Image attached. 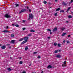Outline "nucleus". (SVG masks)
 Masks as SVG:
<instances>
[{"label": "nucleus", "mask_w": 73, "mask_h": 73, "mask_svg": "<svg viewBox=\"0 0 73 73\" xmlns=\"http://www.w3.org/2000/svg\"><path fill=\"white\" fill-rule=\"evenodd\" d=\"M48 69H50L52 68V67L51 66L49 65L48 66Z\"/></svg>", "instance_id": "obj_9"}, {"label": "nucleus", "mask_w": 73, "mask_h": 73, "mask_svg": "<svg viewBox=\"0 0 73 73\" xmlns=\"http://www.w3.org/2000/svg\"><path fill=\"white\" fill-rule=\"evenodd\" d=\"M14 35L12 34L11 35V37H14Z\"/></svg>", "instance_id": "obj_16"}, {"label": "nucleus", "mask_w": 73, "mask_h": 73, "mask_svg": "<svg viewBox=\"0 0 73 73\" xmlns=\"http://www.w3.org/2000/svg\"><path fill=\"white\" fill-rule=\"evenodd\" d=\"M24 40V39H23V38H22L19 39V41H22V40Z\"/></svg>", "instance_id": "obj_22"}, {"label": "nucleus", "mask_w": 73, "mask_h": 73, "mask_svg": "<svg viewBox=\"0 0 73 73\" xmlns=\"http://www.w3.org/2000/svg\"><path fill=\"white\" fill-rule=\"evenodd\" d=\"M62 66L63 67H65V65H62Z\"/></svg>", "instance_id": "obj_41"}, {"label": "nucleus", "mask_w": 73, "mask_h": 73, "mask_svg": "<svg viewBox=\"0 0 73 73\" xmlns=\"http://www.w3.org/2000/svg\"><path fill=\"white\" fill-rule=\"evenodd\" d=\"M15 26L16 27H19V25H15Z\"/></svg>", "instance_id": "obj_25"}, {"label": "nucleus", "mask_w": 73, "mask_h": 73, "mask_svg": "<svg viewBox=\"0 0 73 73\" xmlns=\"http://www.w3.org/2000/svg\"><path fill=\"white\" fill-rule=\"evenodd\" d=\"M58 51V50H55L54 51V53H57Z\"/></svg>", "instance_id": "obj_28"}, {"label": "nucleus", "mask_w": 73, "mask_h": 73, "mask_svg": "<svg viewBox=\"0 0 73 73\" xmlns=\"http://www.w3.org/2000/svg\"><path fill=\"white\" fill-rule=\"evenodd\" d=\"M5 17H6V18H9V14L6 13L4 16Z\"/></svg>", "instance_id": "obj_3"}, {"label": "nucleus", "mask_w": 73, "mask_h": 73, "mask_svg": "<svg viewBox=\"0 0 73 73\" xmlns=\"http://www.w3.org/2000/svg\"><path fill=\"white\" fill-rule=\"evenodd\" d=\"M15 40H12L11 41L10 43H12V44H14V43H15Z\"/></svg>", "instance_id": "obj_8"}, {"label": "nucleus", "mask_w": 73, "mask_h": 73, "mask_svg": "<svg viewBox=\"0 0 73 73\" xmlns=\"http://www.w3.org/2000/svg\"><path fill=\"white\" fill-rule=\"evenodd\" d=\"M14 5H16V7H15V8L16 7H18V6H19V4H15Z\"/></svg>", "instance_id": "obj_10"}, {"label": "nucleus", "mask_w": 73, "mask_h": 73, "mask_svg": "<svg viewBox=\"0 0 73 73\" xmlns=\"http://www.w3.org/2000/svg\"><path fill=\"white\" fill-rule=\"evenodd\" d=\"M38 58H41V56H38Z\"/></svg>", "instance_id": "obj_35"}, {"label": "nucleus", "mask_w": 73, "mask_h": 73, "mask_svg": "<svg viewBox=\"0 0 73 73\" xmlns=\"http://www.w3.org/2000/svg\"><path fill=\"white\" fill-rule=\"evenodd\" d=\"M61 29L62 31H64L65 29V27H63Z\"/></svg>", "instance_id": "obj_11"}, {"label": "nucleus", "mask_w": 73, "mask_h": 73, "mask_svg": "<svg viewBox=\"0 0 73 73\" xmlns=\"http://www.w3.org/2000/svg\"><path fill=\"white\" fill-rule=\"evenodd\" d=\"M28 36H32V34H29L28 35Z\"/></svg>", "instance_id": "obj_30"}, {"label": "nucleus", "mask_w": 73, "mask_h": 73, "mask_svg": "<svg viewBox=\"0 0 73 73\" xmlns=\"http://www.w3.org/2000/svg\"><path fill=\"white\" fill-rule=\"evenodd\" d=\"M70 8H71V7H69L68 8V9H67V10L68 11H69V10H70Z\"/></svg>", "instance_id": "obj_23"}, {"label": "nucleus", "mask_w": 73, "mask_h": 73, "mask_svg": "<svg viewBox=\"0 0 73 73\" xmlns=\"http://www.w3.org/2000/svg\"><path fill=\"white\" fill-rule=\"evenodd\" d=\"M6 45L7 46H9V44H7Z\"/></svg>", "instance_id": "obj_45"}, {"label": "nucleus", "mask_w": 73, "mask_h": 73, "mask_svg": "<svg viewBox=\"0 0 73 73\" xmlns=\"http://www.w3.org/2000/svg\"><path fill=\"white\" fill-rule=\"evenodd\" d=\"M48 38H50V37L49 36V37H48Z\"/></svg>", "instance_id": "obj_55"}, {"label": "nucleus", "mask_w": 73, "mask_h": 73, "mask_svg": "<svg viewBox=\"0 0 73 73\" xmlns=\"http://www.w3.org/2000/svg\"><path fill=\"white\" fill-rule=\"evenodd\" d=\"M29 12H31V10L29 9Z\"/></svg>", "instance_id": "obj_47"}, {"label": "nucleus", "mask_w": 73, "mask_h": 73, "mask_svg": "<svg viewBox=\"0 0 73 73\" xmlns=\"http://www.w3.org/2000/svg\"><path fill=\"white\" fill-rule=\"evenodd\" d=\"M26 28H23L22 29L23 30V31H24L25 30V29Z\"/></svg>", "instance_id": "obj_34"}, {"label": "nucleus", "mask_w": 73, "mask_h": 73, "mask_svg": "<svg viewBox=\"0 0 73 73\" xmlns=\"http://www.w3.org/2000/svg\"><path fill=\"white\" fill-rule=\"evenodd\" d=\"M30 32H35V31L33 30H30Z\"/></svg>", "instance_id": "obj_14"}, {"label": "nucleus", "mask_w": 73, "mask_h": 73, "mask_svg": "<svg viewBox=\"0 0 73 73\" xmlns=\"http://www.w3.org/2000/svg\"><path fill=\"white\" fill-rule=\"evenodd\" d=\"M28 49V47L27 46L25 47V49L26 50H27V49Z\"/></svg>", "instance_id": "obj_27"}, {"label": "nucleus", "mask_w": 73, "mask_h": 73, "mask_svg": "<svg viewBox=\"0 0 73 73\" xmlns=\"http://www.w3.org/2000/svg\"><path fill=\"white\" fill-rule=\"evenodd\" d=\"M31 65H32V64H29V66H31Z\"/></svg>", "instance_id": "obj_51"}, {"label": "nucleus", "mask_w": 73, "mask_h": 73, "mask_svg": "<svg viewBox=\"0 0 73 73\" xmlns=\"http://www.w3.org/2000/svg\"><path fill=\"white\" fill-rule=\"evenodd\" d=\"M57 44V43H54V46H56Z\"/></svg>", "instance_id": "obj_18"}, {"label": "nucleus", "mask_w": 73, "mask_h": 73, "mask_svg": "<svg viewBox=\"0 0 73 73\" xmlns=\"http://www.w3.org/2000/svg\"><path fill=\"white\" fill-rule=\"evenodd\" d=\"M65 41H66L65 40H64L63 41V42H64V43H65Z\"/></svg>", "instance_id": "obj_46"}, {"label": "nucleus", "mask_w": 73, "mask_h": 73, "mask_svg": "<svg viewBox=\"0 0 73 73\" xmlns=\"http://www.w3.org/2000/svg\"><path fill=\"white\" fill-rule=\"evenodd\" d=\"M71 13H72V14H73V12H71Z\"/></svg>", "instance_id": "obj_63"}, {"label": "nucleus", "mask_w": 73, "mask_h": 73, "mask_svg": "<svg viewBox=\"0 0 73 73\" xmlns=\"http://www.w3.org/2000/svg\"><path fill=\"white\" fill-rule=\"evenodd\" d=\"M20 64H23V62L22 61H20L19 62Z\"/></svg>", "instance_id": "obj_31"}, {"label": "nucleus", "mask_w": 73, "mask_h": 73, "mask_svg": "<svg viewBox=\"0 0 73 73\" xmlns=\"http://www.w3.org/2000/svg\"><path fill=\"white\" fill-rule=\"evenodd\" d=\"M9 48H10V49H11V46H10L9 47Z\"/></svg>", "instance_id": "obj_60"}, {"label": "nucleus", "mask_w": 73, "mask_h": 73, "mask_svg": "<svg viewBox=\"0 0 73 73\" xmlns=\"http://www.w3.org/2000/svg\"><path fill=\"white\" fill-rule=\"evenodd\" d=\"M50 35H52V33L50 32Z\"/></svg>", "instance_id": "obj_49"}, {"label": "nucleus", "mask_w": 73, "mask_h": 73, "mask_svg": "<svg viewBox=\"0 0 73 73\" xmlns=\"http://www.w3.org/2000/svg\"><path fill=\"white\" fill-rule=\"evenodd\" d=\"M66 23H69V22L68 21H66Z\"/></svg>", "instance_id": "obj_58"}, {"label": "nucleus", "mask_w": 73, "mask_h": 73, "mask_svg": "<svg viewBox=\"0 0 73 73\" xmlns=\"http://www.w3.org/2000/svg\"><path fill=\"white\" fill-rule=\"evenodd\" d=\"M22 73H26V72L25 71H23Z\"/></svg>", "instance_id": "obj_44"}, {"label": "nucleus", "mask_w": 73, "mask_h": 73, "mask_svg": "<svg viewBox=\"0 0 73 73\" xmlns=\"http://www.w3.org/2000/svg\"><path fill=\"white\" fill-rule=\"evenodd\" d=\"M0 46H1V44H0Z\"/></svg>", "instance_id": "obj_62"}, {"label": "nucleus", "mask_w": 73, "mask_h": 73, "mask_svg": "<svg viewBox=\"0 0 73 73\" xmlns=\"http://www.w3.org/2000/svg\"><path fill=\"white\" fill-rule=\"evenodd\" d=\"M68 18L70 19V18H72V16L71 15H69L68 17Z\"/></svg>", "instance_id": "obj_17"}, {"label": "nucleus", "mask_w": 73, "mask_h": 73, "mask_svg": "<svg viewBox=\"0 0 73 73\" xmlns=\"http://www.w3.org/2000/svg\"><path fill=\"white\" fill-rule=\"evenodd\" d=\"M57 30V27H55L52 30L53 32H55Z\"/></svg>", "instance_id": "obj_5"}, {"label": "nucleus", "mask_w": 73, "mask_h": 73, "mask_svg": "<svg viewBox=\"0 0 73 73\" xmlns=\"http://www.w3.org/2000/svg\"><path fill=\"white\" fill-rule=\"evenodd\" d=\"M68 11H68V10H67V11H66V12H67V13H68Z\"/></svg>", "instance_id": "obj_54"}, {"label": "nucleus", "mask_w": 73, "mask_h": 73, "mask_svg": "<svg viewBox=\"0 0 73 73\" xmlns=\"http://www.w3.org/2000/svg\"><path fill=\"white\" fill-rule=\"evenodd\" d=\"M1 48L2 49H5V48H6V46L5 45V46H2Z\"/></svg>", "instance_id": "obj_4"}, {"label": "nucleus", "mask_w": 73, "mask_h": 73, "mask_svg": "<svg viewBox=\"0 0 73 73\" xmlns=\"http://www.w3.org/2000/svg\"><path fill=\"white\" fill-rule=\"evenodd\" d=\"M25 43L27 42H28V40H25L24 41Z\"/></svg>", "instance_id": "obj_26"}, {"label": "nucleus", "mask_w": 73, "mask_h": 73, "mask_svg": "<svg viewBox=\"0 0 73 73\" xmlns=\"http://www.w3.org/2000/svg\"><path fill=\"white\" fill-rule=\"evenodd\" d=\"M73 0H71V2H70V3H72V2H73Z\"/></svg>", "instance_id": "obj_50"}, {"label": "nucleus", "mask_w": 73, "mask_h": 73, "mask_svg": "<svg viewBox=\"0 0 73 73\" xmlns=\"http://www.w3.org/2000/svg\"><path fill=\"white\" fill-rule=\"evenodd\" d=\"M59 52H61V50H59Z\"/></svg>", "instance_id": "obj_59"}, {"label": "nucleus", "mask_w": 73, "mask_h": 73, "mask_svg": "<svg viewBox=\"0 0 73 73\" xmlns=\"http://www.w3.org/2000/svg\"><path fill=\"white\" fill-rule=\"evenodd\" d=\"M26 11H27V9H23L19 12V13L20 14V13H21L22 12H26Z\"/></svg>", "instance_id": "obj_2"}, {"label": "nucleus", "mask_w": 73, "mask_h": 73, "mask_svg": "<svg viewBox=\"0 0 73 73\" xmlns=\"http://www.w3.org/2000/svg\"><path fill=\"white\" fill-rule=\"evenodd\" d=\"M27 9H29V8H28V7H27Z\"/></svg>", "instance_id": "obj_57"}, {"label": "nucleus", "mask_w": 73, "mask_h": 73, "mask_svg": "<svg viewBox=\"0 0 73 73\" xmlns=\"http://www.w3.org/2000/svg\"><path fill=\"white\" fill-rule=\"evenodd\" d=\"M46 3H47V2H46V1H44V3L45 4H46Z\"/></svg>", "instance_id": "obj_32"}, {"label": "nucleus", "mask_w": 73, "mask_h": 73, "mask_svg": "<svg viewBox=\"0 0 73 73\" xmlns=\"http://www.w3.org/2000/svg\"><path fill=\"white\" fill-rule=\"evenodd\" d=\"M58 47H61V44H60V43L58 44Z\"/></svg>", "instance_id": "obj_19"}, {"label": "nucleus", "mask_w": 73, "mask_h": 73, "mask_svg": "<svg viewBox=\"0 0 73 73\" xmlns=\"http://www.w3.org/2000/svg\"><path fill=\"white\" fill-rule=\"evenodd\" d=\"M9 17H11V16H9Z\"/></svg>", "instance_id": "obj_64"}, {"label": "nucleus", "mask_w": 73, "mask_h": 73, "mask_svg": "<svg viewBox=\"0 0 73 73\" xmlns=\"http://www.w3.org/2000/svg\"><path fill=\"white\" fill-rule=\"evenodd\" d=\"M12 70V69H11V68H9V71H11Z\"/></svg>", "instance_id": "obj_43"}, {"label": "nucleus", "mask_w": 73, "mask_h": 73, "mask_svg": "<svg viewBox=\"0 0 73 73\" xmlns=\"http://www.w3.org/2000/svg\"><path fill=\"white\" fill-rule=\"evenodd\" d=\"M7 70H8L9 72V68H8L7 69Z\"/></svg>", "instance_id": "obj_40"}, {"label": "nucleus", "mask_w": 73, "mask_h": 73, "mask_svg": "<svg viewBox=\"0 0 73 73\" xmlns=\"http://www.w3.org/2000/svg\"><path fill=\"white\" fill-rule=\"evenodd\" d=\"M55 1H57V0H55Z\"/></svg>", "instance_id": "obj_56"}, {"label": "nucleus", "mask_w": 73, "mask_h": 73, "mask_svg": "<svg viewBox=\"0 0 73 73\" xmlns=\"http://www.w3.org/2000/svg\"><path fill=\"white\" fill-rule=\"evenodd\" d=\"M60 57H61V55H58L56 56L57 58H60Z\"/></svg>", "instance_id": "obj_12"}, {"label": "nucleus", "mask_w": 73, "mask_h": 73, "mask_svg": "<svg viewBox=\"0 0 73 73\" xmlns=\"http://www.w3.org/2000/svg\"><path fill=\"white\" fill-rule=\"evenodd\" d=\"M66 33H63V34H62V36H64V35H66Z\"/></svg>", "instance_id": "obj_15"}, {"label": "nucleus", "mask_w": 73, "mask_h": 73, "mask_svg": "<svg viewBox=\"0 0 73 73\" xmlns=\"http://www.w3.org/2000/svg\"><path fill=\"white\" fill-rule=\"evenodd\" d=\"M9 27L8 26H7L6 27V29H8V28Z\"/></svg>", "instance_id": "obj_48"}, {"label": "nucleus", "mask_w": 73, "mask_h": 73, "mask_svg": "<svg viewBox=\"0 0 73 73\" xmlns=\"http://www.w3.org/2000/svg\"><path fill=\"white\" fill-rule=\"evenodd\" d=\"M23 23H25V20H23Z\"/></svg>", "instance_id": "obj_39"}, {"label": "nucleus", "mask_w": 73, "mask_h": 73, "mask_svg": "<svg viewBox=\"0 0 73 73\" xmlns=\"http://www.w3.org/2000/svg\"><path fill=\"white\" fill-rule=\"evenodd\" d=\"M66 61H64V65H65L66 64Z\"/></svg>", "instance_id": "obj_33"}, {"label": "nucleus", "mask_w": 73, "mask_h": 73, "mask_svg": "<svg viewBox=\"0 0 73 73\" xmlns=\"http://www.w3.org/2000/svg\"><path fill=\"white\" fill-rule=\"evenodd\" d=\"M67 43H68V44H69V41H68H68H67Z\"/></svg>", "instance_id": "obj_37"}, {"label": "nucleus", "mask_w": 73, "mask_h": 73, "mask_svg": "<svg viewBox=\"0 0 73 73\" xmlns=\"http://www.w3.org/2000/svg\"><path fill=\"white\" fill-rule=\"evenodd\" d=\"M62 4L63 5H66V4L64 2H63Z\"/></svg>", "instance_id": "obj_13"}, {"label": "nucleus", "mask_w": 73, "mask_h": 73, "mask_svg": "<svg viewBox=\"0 0 73 73\" xmlns=\"http://www.w3.org/2000/svg\"><path fill=\"white\" fill-rule=\"evenodd\" d=\"M12 25L13 26H15V25H14V24H12Z\"/></svg>", "instance_id": "obj_52"}, {"label": "nucleus", "mask_w": 73, "mask_h": 73, "mask_svg": "<svg viewBox=\"0 0 73 73\" xmlns=\"http://www.w3.org/2000/svg\"><path fill=\"white\" fill-rule=\"evenodd\" d=\"M9 32V31H8V30H4L3 31V32L4 33H8Z\"/></svg>", "instance_id": "obj_7"}, {"label": "nucleus", "mask_w": 73, "mask_h": 73, "mask_svg": "<svg viewBox=\"0 0 73 73\" xmlns=\"http://www.w3.org/2000/svg\"><path fill=\"white\" fill-rule=\"evenodd\" d=\"M57 13H56L55 14H54V15L55 16H57Z\"/></svg>", "instance_id": "obj_29"}, {"label": "nucleus", "mask_w": 73, "mask_h": 73, "mask_svg": "<svg viewBox=\"0 0 73 73\" xmlns=\"http://www.w3.org/2000/svg\"><path fill=\"white\" fill-rule=\"evenodd\" d=\"M70 35H68V37H70Z\"/></svg>", "instance_id": "obj_53"}, {"label": "nucleus", "mask_w": 73, "mask_h": 73, "mask_svg": "<svg viewBox=\"0 0 73 73\" xmlns=\"http://www.w3.org/2000/svg\"><path fill=\"white\" fill-rule=\"evenodd\" d=\"M60 12L61 13V12L64 13V11L63 10H61L60 11Z\"/></svg>", "instance_id": "obj_24"}, {"label": "nucleus", "mask_w": 73, "mask_h": 73, "mask_svg": "<svg viewBox=\"0 0 73 73\" xmlns=\"http://www.w3.org/2000/svg\"><path fill=\"white\" fill-rule=\"evenodd\" d=\"M28 38H29L28 36L25 37H24L23 38V40H28Z\"/></svg>", "instance_id": "obj_6"}, {"label": "nucleus", "mask_w": 73, "mask_h": 73, "mask_svg": "<svg viewBox=\"0 0 73 73\" xmlns=\"http://www.w3.org/2000/svg\"><path fill=\"white\" fill-rule=\"evenodd\" d=\"M24 43H25L24 41H23V42H22L21 43V44H24Z\"/></svg>", "instance_id": "obj_36"}, {"label": "nucleus", "mask_w": 73, "mask_h": 73, "mask_svg": "<svg viewBox=\"0 0 73 73\" xmlns=\"http://www.w3.org/2000/svg\"><path fill=\"white\" fill-rule=\"evenodd\" d=\"M10 59H11V60H13V58H12V57H10Z\"/></svg>", "instance_id": "obj_42"}, {"label": "nucleus", "mask_w": 73, "mask_h": 73, "mask_svg": "<svg viewBox=\"0 0 73 73\" xmlns=\"http://www.w3.org/2000/svg\"><path fill=\"white\" fill-rule=\"evenodd\" d=\"M37 53V52H34V54H36V53Z\"/></svg>", "instance_id": "obj_38"}, {"label": "nucleus", "mask_w": 73, "mask_h": 73, "mask_svg": "<svg viewBox=\"0 0 73 73\" xmlns=\"http://www.w3.org/2000/svg\"><path fill=\"white\" fill-rule=\"evenodd\" d=\"M41 73H43V71H42L41 72Z\"/></svg>", "instance_id": "obj_61"}, {"label": "nucleus", "mask_w": 73, "mask_h": 73, "mask_svg": "<svg viewBox=\"0 0 73 73\" xmlns=\"http://www.w3.org/2000/svg\"><path fill=\"white\" fill-rule=\"evenodd\" d=\"M33 15L32 14H29V18L28 19V20H29L30 19H31H31H33Z\"/></svg>", "instance_id": "obj_1"}, {"label": "nucleus", "mask_w": 73, "mask_h": 73, "mask_svg": "<svg viewBox=\"0 0 73 73\" xmlns=\"http://www.w3.org/2000/svg\"><path fill=\"white\" fill-rule=\"evenodd\" d=\"M59 10H60V8H58L56 10V11H59Z\"/></svg>", "instance_id": "obj_21"}, {"label": "nucleus", "mask_w": 73, "mask_h": 73, "mask_svg": "<svg viewBox=\"0 0 73 73\" xmlns=\"http://www.w3.org/2000/svg\"><path fill=\"white\" fill-rule=\"evenodd\" d=\"M47 31H49V32H51V30H50L49 29H47Z\"/></svg>", "instance_id": "obj_20"}]
</instances>
